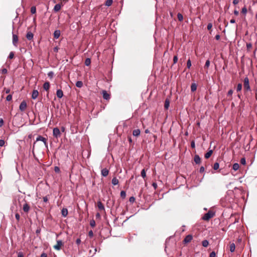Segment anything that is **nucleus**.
I'll list each match as a JSON object with an SVG mask.
<instances>
[{
	"label": "nucleus",
	"mask_w": 257,
	"mask_h": 257,
	"mask_svg": "<svg viewBox=\"0 0 257 257\" xmlns=\"http://www.w3.org/2000/svg\"><path fill=\"white\" fill-rule=\"evenodd\" d=\"M214 215V212L210 210L204 214V215L202 217V219L204 220L208 221L210 218H212Z\"/></svg>",
	"instance_id": "1"
},
{
	"label": "nucleus",
	"mask_w": 257,
	"mask_h": 257,
	"mask_svg": "<svg viewBox=\"0 0 257 257\" xmlns=\"http://www.w3.org/2000/svg\"><path fill=\"white\" fill-rule=\"evenodd\" d=\"M243 87H244V89L245 91H250V88L249 83V79L247 77H246L244 79Z\"/></svg>",
	"instance_id": "2"
},
{
	"label": "nucleus",
	"mask_w": 257,
	"mask_h": 257,
	"mask_svg": "<svg viewBox=\"0 0 257 257\" xmlns=\"http://www.w3.org/2000/svg\"><path fill=\"white\" fill-rule=\"evenodd\" d=\"M38 141H42V142L44 143L45 146L47 148H48V144L47 143V139L45 138H44L41 136H38L37 137L36 140V142H38Z\"/></svg>",
	"instance_id": "3"
},
{
	"label": "nucleus",
	"mask_w": 257,
	"mask_h": 257,
	"mask_svg": "<svg viewBox=\"0 0 257 257\" xmlns=\"http://www.w3.org/2000/svg\"><path fill=\"white\" fill-rule=\"evenodd\" d=\"M53 135L56 138L60 137V131L58 127H55L53 128Z\"/></svg>",
	"instance_id": "4"
},
{
	"label": "nucleus",
	"mask_w": 257,
	"mask_h": 257,
	"mask_svg": "<svg viewBox=\"0 0 257 257\" xmlns=\"http://www.w3.org/2000/svg\"><path fill=\"white\" fill-rule=\"evenodd\" d=\"M27 106V102L26 101L23 100L20 104L19 106V109L21 111H24L25 110Z\"/></svg>",
	"instance_id": "5"
},
{
	"label": "nucleus",
	"mask_w": 257,
	"mask_h": 257,
	"mask_svg": "<svg viewBox=\"0 0 257 257\" xmlns=\"http://www.w3.org/2000/svg\"><path fill=\"white\" fill-rule=\"evenodd\" d=\"M63 245L62 241L60 240L57 241V244L54 246V248L56 250H60L61 246Z\"/></svg>",
	"instance_id": "6"
},
{
	"label": "nucleus",
	"mask_w": 257,
	"mask_h": 257,
	"mask_svg": "<svg viewBox=\"0 0 257 257\" xmlns=\"http://www.w3.org/2000/svg\"><path fill=\"white\" fill-rule=\"evenodd\" d=\"M102 94L104 99L108 100L110 98L109 94H108L106 90H102Z\"/></svg>",
	"instance_id": "7"
},
{
	"label": "nucleus",
	"mask_w": 257,
	"mask_h": 257,
	"mask_svg": "<svg viewBox=\"0 0 257 257\" xmlns=\"http://www.w3.org/2000/svg\"><path fill=\"white\" fill-rule=\"evenodd\" d=\"M18 42V37L17 35L13 34V44L17 47Z\"/></svg>",
	"instance_id": "8"
},
{
	"label": "nucleus",
	"mask_w": 257,
	"mask_h": 257,
	"mask_svg": "<svg viewBox=\"0 0 257 257\" xmlns=\"http://www.w3.org/2000/svg\"><path fill=\"white\" fill-rule=\"evenodd\" d=\"M193 238V236L192 235H190V234H189L188 235H187L185 238H184V240H183V242L185 243H189L190 242L191 240Z\"/></svg>",
	"instance_id": "9"
},
{
	"label": "nucleus",
	"mask_w": 257,
	"mask_h": 257,
	"mask_svg": "<svg viewBox=\"0 0 257 257\" xmlns=\"http://www.w3.org/2000/svg\"><path fill=\"white\" fill-rule=\"evenodd\" d=\"M109 173V171L106 168L102 169L101 171V174L103 177H106Z\"/></svg>",
	"instance_id": "10"
},
{
	"label": "nucleus",
	"mask_w": 257,
	"mask_h": 257,
	"mask_svg": "<svg viewBox=\"0 0 257 257\" xmlns=\"http://www.w3.org/2000/svg\"><path fill=\"white\" fill-rule=\"evenodd\" d=\"M39 95V92L37 90H34L32 94V98L33 99H36Z\"/></svg>",
	"instance_id": "11"
},
{
	"label": "nucleus",
	"mask_w": 257,
	"mask_h": 257,
	"mask_svg": "<svg viewBox=\"0 0 257 257\" xmlns=\"http://www.w3.org/2000/svg\"><path fill=\"white\" fill-rule=\"evenodd\" d=\"M33 37L34 35L31 32L29 31L27 32L26 35V38L28 40H32L33 39Z\"/></svg>",
	"instance_id": "12"
},
{
	"label": "nucleus",
	"mask_w": 257,
	"mask_h": 257,
	"mask_svg": "<svg viewBox=\"0 0 257 257\" xmlns=\"http://www.w3.org/2000/svg\"><path fill=\"white\" fill-rule=\"evenodd\" d=\"M57 96L59 98H61L63 96V92L61 89H58L56 92Z\"/></svg>",
	"instance_id": "13"
},
{
	"label": "nucleus",
	"mask_w": 257,
	"mask_h": 257,
	"mask_svg": "<svg viewBox=\"0 0 257 257\" xmlns=\"http://www.w3.org/2000/svg\"><path fill=\"white\" fill-rule=\"evenodd\" d=\"M140 133H141V132H140V129H136L133 131V135L134 137H138L140 136Z\"/></svg>",
	"instance_id": "14"
},
{
	"label": "nucleus",
	"mask_w": 257,
	"mask_h": 257,
	"mask_svg": "<svg viewBox=\"0 0 257 257\" xmlns=\"http://www.w3.org/2000/svg\"><path fill=\"white\" fill-rule=\"evenodd\" d=\"M194 161L197 164H199L201 163V159L200 157L197 155H196L194 156Z\"/></svg>",
	"instance_id": "15"
},
{
	"label": "nucleus",
	"mask_w": 257,
	"mask_h": 257,
	"mask_svg": "<svg viewBox=\"0 0 257 257\" xmlns=\"http://www.w3.org/2000/svg\"><path fill=\"white\" fill-rule=\"evenodd\" d=\"M60 30H55L54 32V37L55 39H58L60 36Z\"/></svg>",
	"instance_id": "16"
},
{
	"label": "nucleus",
	"mask_w": 257,
	"mask_h": 257,
	"mask_svg": "<svg viewBox=\"0 0 257 257\" xmlns=\"http://www.w3.org/2000/svg\"><path fill=\"white\" fill-rule=\"evenodd\" d=\"M23 210L25 212H28L30 210V206L27 203H25L23 205Z\"/></svg>",
	"instance_id": "17"
},
{
	"label": "nucleus",
	"mask_w": 257,
	"mask_h": 257,
	"mask_svg": "<svg viewBox=\"0 0 257 257\" xmlns=\"http://www.w3.org/2000/svg\"><path fill=\"white\" fill-rule=\"evenodd\" d=\"M50 88V83L49 82H45L43 84V88L48 91Z\"/></svg>",
	"instance_id": "18"
},
{
	"label": "nucleus",
	"mask_w": 257,
	"mask_h": 257,
	"mask_svg": "<svg viewBox=\"0 0 257 257\" xmlns=\"http://www.w3.org/2000/svg\"><path fill=\"white\" fill-rule=\"evenodd\" d=\"M97 207L100 210H104V207L100 201L97 202Z\"/></svg>",
	"instance_id": "19"
},
{
	"label": "nucleus",
	"mask_w": 257,
	"mask_h": 257,
	"mask_svg": "<svg viewBox=\"0 0 257 257\" xmlns=\"http://www.w3.org/2000/svg\"><path fill=\"white\" fill-rule=\"evenodd\" d=\"M62 215L66 217L68 214V210L66 208H63L61 210Z\"/></svg>",
	"instance_id": "20"
},
{
	"label": "nucleus",
	"mask_w": 257,
	"mask_h": 257,
	"mask_svg": "<svg viewBox=\"0 0 257 257\" xmlns=\"http://www.w3.org/2000/svg\"><path fill=\"white\" fill-rule=\"evenodd\" d=\"M61 5L59 4H56L54 8V11L56 12H58L61 9Z\"/></svg>",
	"instance_id": "21"
},
{
	"label": "nucleus",
	"mask_w": 257,
	"mask_h": 257,
	"mask_svg": "<svg viewBox=\"0 0 257 257\" xmlns=\"http://www.w3.org/2000/svg\"><path fill=\"white\" fill-rule=\"evenodd\" d=\"M111 183L113 185H116L118 184L119 181L116 177H114L111 180Z\"/></svg>",
	"instance_id": "22"
},
{
	"label": "nucleus",
	"mask_w": 257,
	"mask_h": 257,
	"mask_svg": "<svg viewBox=\"0 0 257 257\" xmlns=\"http://www.w3.org/2000/svg\"><path fill=\"white\" fill-rule=\"evenodd\" d=\"M213 153V151L212 150H209L208 152H207L205 154V158L206 159H208L209 158L211 155H212Z\"/></svg>",
	"instance_id": "23"
},
{
	"label": "nucleus",
	"mask_w": 257,
	"mask_h": 257,
	"mask_svg": "<svg viewBox=\"0 0 257 257\" xmlns=\"http://www.w3.org/2000/svg\"><path fill=\"white\" fill-rule=\"evenodd\" d=\"M239 168V165L238 163H234L232 166V169L234 171H237Z\"/></svg>",
	"instance_id": "24"
},
{
	"label": "nucleus",
	"mask_w": 257,
	"mask_h": 257,
	"mask_svg": "<svg viewBox=\"0 0 257 257\" xmlns=\"http://www.w3.org/2000/svg\"><path fill=\"white\" fill-rule=\"evenodd\" d=\"M229 248H230V251L231 252H233L235 248V244L234 243H230Z\"/></svg>",
	"instance_id": "25"
},
{
	"label": "nucleus",
	"mask_w": 257,
	"mask_h": 257,
	"mask_svg": "<svg viewBox=\"0 0 257 257\" xmlns=\"http://www.w3.org/2000/svg\"><path fill=\"white\" fill-rule=\"evenodd\" d=\"M197 89V85L195 83H192L191 85V90L192 91L194 92L196 91Z\"/></svg>",
	"instance_id": "26"
},
{
	"label": "nucleus",
	"mask_w": 257,
	"mask_h": 257,
	"mask_svg": "<svg viewBox=\"0 0 257 257\" xmlns=\"http://www.w3.org/2000/svg\"><path fill=\"white\" fill-rule=\"evenodd\" d=\"M112 0H106L105 3V5L107 7H109L112 4Z\"/></svg>",
	"instance_id": "27"
},
{
	"label": "nucleus",
	"mask_w": 257,
	"mask_h": 257,
	"mask_svg": "<svg viewBox=\"0 0 257 257\" xmlns=\"http://www.w3.org/2000/svg\"><path fill=\"white\" fill-rule=\"evenodd\" d=\"M91 63V59L90 58H86L85 60V65L87 66H88L90 65Z\"/></svg>",
	"instance_id": "28"
},
{
	"label": "nucleus",
	"mask_w": 257,
	"mask_h": 257,
	"mask_svg": "<svg viewBox=\"0 0 257 257\" xmlns=\"http://www.w3.org/2000/svg\"><path fill=\"white\" fill-rule=\"evenodd\" d=\"M76 87H78V88H81L83 86V83L82 81H78L76 82Z\"/></svg>",
	"instance_id": "29"
},
{
	"label": "nucleus",
	"mask_w": 257,
	"mask_h": 257,
	"mask_svg": "<svg viewBox=\"0 0 257 257\" xmlns=\"http://www.w3.org/2000/svg\"><path fill=\"white\" fill-rule=\"evenodd\" d=\"M219 164L218 163L216 162L214 164L213 168L214 170H217L219 169Z\"/></svg>",
	"instance_id": "30"
},
{
	"label": "nucleus",
	"mask_w": 257,
	"mask_h": 257,
	"mask_svg": "<svg viewBox=\"0 0 257 257\" xmlns=\"http://www.w3.org/2000/svg\"><path fill=\"white\" fill-rule=\"evenodd\" d=\"M202 244L204 247H207L209 244V242L207 240H204L202 241Z\"/></svg>",
	"instance_id": "31"
},
{
	"label": "nucleus",
	"mask_w": 257,
	"mask_h": 257,
	"mask_svg": "<svg viewBox=\"0 0 257 257\" xmlns=\"http://www.w3.org/2000/svg\"><path fill=\"white\" fill-rule=\"evenodd\" d=\"M177 18H178V19L179 21L181 22L183 21V15L180 14V13H178L177 14Z\"/></svg>",
	"instance_id": "32"
},
{
	"label": "nucleus",
	"mask_w": 257,
	"mask_h": 257,
	"mask_svg": "<svg viewBox=\"0 0 257 257\" xmlns=\"http://www.w3.org/2000/svg\"><path fill=\"white\" fill-rule=\"evenodd\" d=\"M54 74L53 71H50L48 73V76L50 78L52 79L54 77Z\"/></svg>",
	"instance_id": "33"
},
{
	"label": "nucleus",
	"mask_w": 257,
	"mask_h": 257,
	"mask_svg": "<svg viewBox=\"0 0 257 257\" xmlns=\"http://www.w3.org/2000/svg\"><path fill=\"white\" fill-rule=\"evenodd\" d=\"M169 104H170L169 101L168 99H166L165 100V105H164L165 108L166 109H168L169 106Z\"/></svg>",
	"instance_id": "34"
},
{
	"label": "nucleus",
	"mask_w": 257,
	"mask_h": 257,
	"mask_svg": "<svg viewBox=\"0 0 257 257\" xmlns=\"http://www.w3.org/2000/svg\"><path fill=\"white\" fill-rule=\"evenodd\" d=\"M36 12V8L34 6H33L31 8V13L32 14H35Z\"/></svg>",
	"instance_id": "35"
},
{
	"label": "nucleus",
	"mask_w": 257,
	"mask_h": 257,
	"mask_svg": "<svg viewBox=\"0 0 257 257\" xmlns=\"http://www.w3.org/2000/svg\"><path fill=\"white\" fill-rule=\"evenodd\" d=\"M141 176L143 178H145L146 177V173L145 170L144 169L141 171Z\"/></svg>",
	"instance_id": "36"
},
{
	"label": "nucleus",
	"mask_w": 257,
	"mask_h": 257,
	"mask_svg": "<svg viewBox=\"0 0 257 257\" xmlns=\"http://www.w3.org/2000/svg\"><path fill=\"white\" fill-rule=\"evenodd\" d=\"M242 89V84L241 83H238L237 85L236 90L237 91H240Z\"/></svg>",
	"instance_id": "37"
},
{
	"label": "nucleus",
	"mask_w": 257,
	"mask_h": 257,
	"mask_svg": "<svg viewBox=\"0 0 257 257\" xmlns=\"http://www.w3.org/2000/svg\"><path fill=\"white\" fill-rule=\"evenodd\" d=\"M90 225L92 227H94L95 226V222L94 220L92 219V220H90Z\"/></svg>",
	"instance_id": "38"
},
{
	"label": "nucleus",
	"mask_w": 257,
	"mask_h": 257,
	"mask_svg": "<svg viewBox=\"0 0 257 257\" xmlns=\"http://www.w3.org/2000/svg\"><path fill=\"white\" fill-rule=\"evenodd\" d=\"M241 13L244 15H246L247 13V9L245 7H244L241 10Z\"/></svg>",
	"instance_id": "39"
},
{
	"label": "nucleus",
	"mask_w": 257,
	"mask_h": 257,
	"mask_svg": "<svg viewBox=\"0 0 257 257\" xmlns=\"http://www.w3.org/2000/svg\"><path fill=\"white\" fill-rule=\"evenodd\" d=\"M210 66V61L209 60H207L205 64L204 67L208 68Z\"/></svg>",
	"instance_id": "40"
},
{
	"label": "nucleus",
	"mask_w": 257,
	"mask_h": 257,
	"mask_svg": "<svg viewBox=\"0 0 257 257\" xmlns=\"http://www.w3.org/2000/svg\"><path fill=\"white\" fill-rule=\"evenodd\" d=\"M120 196L122 198H124L126 196V193L124 191H121L120 193Z\"/></svg>",
	"instance_id": "41"
},
{
	"label": "nucleus",
	"mask_w": 257,
	"mask_h": 257,
	"mask_svg": "<svg viewBox=\"0 0 257 257\" xmlns=\"http://www.w3.org/2000/svg\"><path fill=\"white\" fill-rule=\"evenodd\" d=\"M12 99V95L9 94L6 97V100L8 101H10Z\"/></svg>",
	"instance_id": "42"
},
{
	"label": "nucleus",
	"mask_w": 257,
	"mask_h": 257,
	"mask_svg": "<svg viewBox=\"0 0 257 257\" xmlns=\"http://www.w3.org/2000/svg\"><path fill=\"white\" fill-rule=\"evenodd\" d=\"M191 66V62L190 59H188L187 62V67L188 68H190Z\"/></svg>",
	"instance_id": "43"
},
{
	"label": "nucleus",
	"mask_w": 257,
	"mask_h": 257,
	"mask_svg": "<svg viewBox=\"0 0 257 257\" xmlns=\"http://www.w3.org/2000/svg\"><path fill=\"white\" fill-rule=\"evenodd\" d=\"M240 163L242 165H245L246 164V160L244 158H242L240 160Z\"/></svg>",
	"instance_id": "44"
},
{
	"label": "nucleus",
	"mask_w": 257,
	"mask_h": 257,
	"mask_svg": "<svg viewBox=\"0 0 257 257\" xmlns=\"http://www.w3.org/2000/svg\"><path fill=\"white\" fill-rule=\"evenodd\" d=\"M14 57V53L13 52H10L9 55V59H13Z\"/></svg>",
	"instance_id": "45"
},
{
	"label": "nucleus",
	"mask_w": 257,
	"mask_h": 257,
	"mask_svg": "<svg viewBox=\"0 0 257 257\" xmlns=\"http://www.w3.org/2000/svg\"><path fill=\"white\" fill-rule=\"evenodd\" d=\"M129 201L131 203H134L135 201V198L133 196H132L130 198Z\"/></svg>",
	"instance_id": "46"
},
{
	"label": "nucleus",
	"mask_w": 257,
	"mask_h": 257,
	"mask_svg": "<svg viewBox=\"0 0 257 257\" xmlns=\"http://www.w3.org/2000/svg\"><path fill=\"white\" fill-rule=\"evenodd\" d=\"M5 142L4 140H0V147H3L5 145Z\"/></svg>",
	"instance_id": "47"
},
{
	"label": "nucleus",
	"mask_w": 257,
	"mask_h": 257,
	"mask_svg": "<svg viewBox=\"0 0 257 257\" xmlns=\"http://www.w3.org/2000/svg\"><path fill=\"white\" fill-rule=\"evenodd\" d=\"M1 71V72L3 74H6L8 72L7 69L6 68H3Z\"/></svg>",
	"instance_id": "48"
},
{
	"label": "nucleus",
	"mask_w": 257,
	"mask_h": 257,
	"mask_svg": "<svg viewBox=\"0 0 257 257\" xmlns=\"http://www.w3.org/2000/svg\"><path fill=\"white\" fill-rule=\"evenodd\" d=\"M216 253L214 251H212L210 253L209 257H215Z\"/></svg>",
	"instance_id": "49"
},
{
	"label": "nucleus",
	"mask_w": 257,
	"mask_h": 257,
	"mask_svg": "<svg viewBox=\"0 0 257 257\" xmlns=\"http://www.w3.org/2000/svg\"><path fill=\"white\" fill-rule=\"evenodd\" d=\"M178 61V57L177 56H175L173 58V62L175 64Z\"/></svg>",
	"instance_id": "50"
},
{
	"label": "nucleus",
	"mask_w": 257,
	"mask_h": 257,
	"mask_svg": "<svg viewBox=\"0 0 257 257\" xmlns=\"http://www.w3.org/2000/svg\"><path fill=\"white\" fill-rule=\"evenodd\" d=\"M233 93V90L232 89L229 90L227 92L228 96H231Z\"/></svg>",
	"instance_id": "51"
},
{
	"label": "nucleus",
	"mask_w": 257,
	"mask_h": 257,
	"mask_svg": "<svg viewBox=\"0 0 257 257\" xmlns=\"http://www.w3.org/2000/svg\"><path fill=\"white\" fill-rule=\"evenodd\" d=\"M252 47V45L251 43H247L246 44V48L247 49H249Z\"/></svg>",
	"instance_id": "52"
},
{
	"label": "nucleus",
	"mask_w": 257,
	"mask_h": 257,
	"mask_svg": "<svg viewBox=\"0 0 257 257\" xmlns=\"http://www.w3.org/2000/svg\"><path fill=\"white\" fill-rule=\"evenodd\" d=\"M204 170H205V169H204V167L202 166L200 168V169H199V172L200 173H203L204 172Z\"/></svg>",
	"instance_id": "53"
},
{
	"label": "nucleus",
	"mask_w": 257,
	"mask_h": 257,
	"mask_svg": "<svg viewBox=\"0 0 257 257\" xmlns=\"http://www.w3.org/2000/svg\"><path fill=\"white\" fill-rule=\"evenodd\" d=\"M212 27V25L211 23H209L208 25H207V29L208 30H210Z\"/></svg>",
	"instance_id": "54"
},
{
	"label": "nucleus",
	"mask_w": 257,
	"mask_h": 257,
	"mask_svg": "<svg viewBox=\"0 0 257 257\" xmlns=\"http://www.w3.org/2000/svg\"><path fill=\"white\" fill-rule=\"evenodd\" d=\"M15 217H16V219H17L18 221H19L20 218V215H19L18 213H16V214H15Z\"/></svg>",
	"instance_id": "55"
},
{
	"label": "nucleus",
	"mask_w": 257,
	"mask_h": 257,
	"mask_svg": "<svg viewBox=\"0 0 257 257\" xmlns=\"http://www.w3.org/2000/svg\"><path fill=\"white\" fill-rule=\"evenodd\" d=\"M191 147L192 148H194L195 147V142L194 141H192L191 143Z\"/></svg>",
	"instance_id": "56"
},
{
	"label": "nucleus",
	"mask_w": 257,
	"mask_h": 257,
	"mask_svg": "<svg viewBox=\"0 0 257 257\" xmlns=\"http://www.w3.org/2000/svg\"><path fill=\"white\" fill-rule=\"evenodd\" d=\"M76 243H77V244L79 245L81 243L80 238H77L76 240Z\"/></svg>",
	"instance_id": "57"
},
{
	"label": "nucleus",
	"mask_w": 257,
	"mask_h": 257,
	"mask_svg": "<svg viewBox=\"0 0 257 257\" xmlns=\"http://www.w3.org/2000/svg\"><path fill=\"white\" fill-rule=\"evenodd\" d=\"M43 199V201L44 202H47V201L48 200V198L47 196L44 197Z\"/></svg>",
	"instance_id": "58"
},
{
	"label": "nucleus",
	"mask_w": 257,
	"mask_h": 257,
	"mask_svg": "<svg viewBox=\"0 0 257 257\" xmlns=\"http://www.w3.org/2000/svg\"><path fill=\"white\" fill-rule=\"evenodd\" d=\"M88 235L90 237H92L93 235V233L92 230H90L88 232Z\"/></svg>",
	"instance_id": "59"
},
{
	"label": "nucleus",
	"mask_w": 257,
	"mask_h": 257,
	"mask_svg": "<svg viewBox=\"0 0 257 257\" xmlns=\"http://www.w3.org/2000/svg\"><path fill=\"white\" fill-rule=\"evenodd\" d=\"M4 124V120L2 118H0V127H2Z\"/></svg>",
	"instance_id": "60"
},
{
	"label": "nucleus",
	"mask_w": 257,
	"mask_h": 257,
	"mask_svg": "<svg viewBox=\"0 0 257 257\" xmlns=\"http://www.w3.org/2000/svg\"><path fill=\"white\" fill-rule=\"evenodd\" d=\"M54 170L56 172H59L60 171V169L58 167H55Z\"/></svg>",
	"instance_id": "61"
},
{
	"label": "nucleus",
	"mask_w": 257,
	"mask_h": 257,
	"mask_svg": "<svg viewBox=\"0 0 257 257\" xmlns=\"http://www.w3.org/2000/svg\"><path fill=\"white\" fill-rule=\"evenodd\" d=\"M239 3V1L238 0H233V4L235 5L236 4H237L238 3Z\"/></svg>",
	"instance_id": "62"
},
{
	"label": "nucleus",
	"mask_w": 257,
	"mask_h": 257,
	"mask_svg": "<svg viewBox=\"0 0 257 257\" xmlns=\"http://www.w3.org/2000/svg\"><path fill=\"white\" fill-rule=\"evenodd\" d=\"M215 39L217 40H219L220 39V35H216L215 37Z\"/></svg>",
	"instance_id": "63"
},
{
	"label": "nucleus",
	"mask_w": 257,
	"mask_h": 257,
	"mask_svg": "<svg viewBox=\"0 0 257 257\" xmlns=\"http://www.w3.org/2000/svg\"><path fill=\"white\" fill-rule=\"evenodd\" d=\"M47 255L46 254V253H42L41 255V256L40 257H47Z\"/></svg>",
	"instance_id": "64"
}]
</instances>
